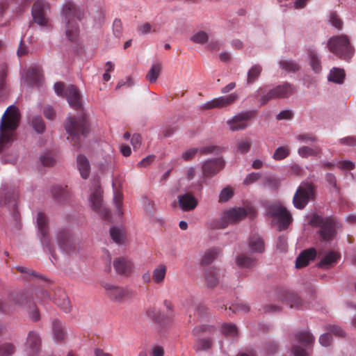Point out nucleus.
<instances>
[{
    "mask_svg": "<svg viewBox=\"0 0 356 356\" xmlns=\"http://www.w3.org/2000/svg\"><path fill=\"white\" fill-rule=\"evenodd\" d=\"M61 15L66 23L65 33L67 38L71 42H76L79 35L77 21L81 20L83 16L81 10L73 3L67 1L63 5Z\"/></svg>",
    "mask_w": 356,
    "mask_h": 356,
    "instance_id": "3",
    "label": "nucleus"
},
{
    "mask_svg": "<svg viewBox=\"0 0 356 356\" xmlns=\"http://www.w3.org/2000/svg\"><path fill=\"white\" fill-rule=\"evenodd\" d=\"M110 235L113 241L118 244H122L124 241V234L118 227H112L110 229Z\"/></svg>",
    "mask_w": 356,
    "mask_h": 356,
    "instance_id": "47",
    "label": "nucleus"
},
{
    "mask_svg": "<svg viewBox=\"0 0 356 356\" xmlns=\"http://www.w3.org/2000/svg\"><path fill=\"white\" fill-rule=\"evenodd\" d=\"M77 168L81 177L84 179L88 178L90 172V165L88 159L83 154H79L76 157Z\"/></svg>",
    "mask_w": 356,
    "mask_h": 356,
    "instance_id": "25",
    "label": "nucleus"
},
{
    "mask_svg": "<svg viewBox=\"0 0 356 356\" xmlns=\"http://www.w3.org/2000/svg\"><path fill=\"white\" fill-rule=\"evenodd\" d=\"M41 163L44 166H52L55 163V159L50 154H45L40 157Z\"/></svg>",
    "mask_w": 356,
    "mask_h": 356,
    "instance_id": "60",
    "label": "nucleus"
},
{
    "mask_svg": "<svg viewBox=\"0 0 356 356\" xmlns=\"http://www.w3.org/2000/svg\"><path fill=\"white\" fill-rule=\"evenodd\" d=\"M322 149L319 146L314 145L312 147L302 146L298 149V154L303 158L309 156H318Z\"/></svg>",
    "mask_w": 356,
    "mask_h": 356,
    "instance_id": "29",
    "label": "nucleus"
},
{
    "mask_svg": "<svg viewBox=\"0 0 356 356\" xmlns=\"http://www.w3.org/2000/svg\"><path fill=\"white\" fill-rule=\"evenodd\" d=\"M198 148H191L182 154V158L185 161H190L195 157V156L198 153Z\"/></svg>",
    "mask_w": 356,
    "mask_h": 356,
    "instance_id": "61",
    "label": "nucleus"
},
{
    "mask_svg": "<svg viewBox=\"0 0 356 356\" xmlns=\"http://www.w3.org/2000/svg\"><path fill=\"white\" fill-rule=\"evenodd\" d=\"M225 167V161L220 158H215L205 161L202 165L203 175L211 178L218 174Z\"/></svg>",
    "mask_w": 356,
    "mask_h": 356,
    "instance_id": "14",
    "label": "nucleus"
},
{
    "mask_svg": "<svg viewBox=\"0 0 356 356\" xmlns=\"http://www.w3.org/2000/svg\"><path fill=\"white\" fill-rule=\"evenodd\" d=\"M198 149V152L201 155H208L215 152L218 154L220 149V148L216 145H209Z\"/></svg>",
    "mask_w": 356,
    "mask_h": 356,
    "instance_id": "57",
    "label": "nucleus"
},
{
    "mask_svg": "<svg viewBox=\"0 0 356 356\" xmlns=\"http://www.w3.org/2000/svg\"><path fill=\"white\" fill-rule=\"evenodd\" d=\"M222 332L226 336L235 337L238 334V330L235 325L225 323L222 325Z\"/></svg>",
    "mask_w": 356,
    "mask_h": 356,
    "instance_id": "53",
    "label": "nucleus"
},
{
    "mask_svg": "<svg viewBox=\"0 0 356 356\" xmlns=\"http://www.w3.org/2000/svg\"><path fill=\"white\" fill-rule=\"evenodd\" d=\"M279 64L280 67L287 72H296L299 70V65L291 60H281Z\"/></svg>",
    "mask_w": 356,
    "mask_h": 356,
    "instance_id": "45",
    "label": "nucleus"
},
{
    "mask_svg": "<svg viewBox=\"0 0 356 356\" xmlns=\"http://www.w3.org/2000/svg\"><path fill=\"white\" fill-rule=\"evenodd\" d=\"M29 298L30 299V302H26V301L24 300V305H21L20 307H23L24 308L26 309L29 317L33 321H38L40 318V314L39 311L33 302L32 298L29 295Z\"/></svg>",
    "mask_w": 356,
    "mask_h": 356,
    "instance_id": "31",
    "label": "nucleus"
},
{
    "mask_svg": "<svg viewBox=\"0 0 356 356\" xmlns=\"http://www.w3.org/2000/svg\"><path fill=\"white\" fill-rule=\"evenodd\" d=\"M164 305L167 309L166 314H162L155 309H151L147 311V315L160 325L168 323L173 316L172 303L168 300H165Z\"/></svg>",
    "mask_w": 356,
    "mask_h": 356,
    "instance_id": "16",
    "label": "nucleus"
},
{
    "mask_svg": "<svg viewBox=\"0 0 356 356\" xmlns=\"http://www.w3.org/2000/svg\"><path fill=\"white\" fill-rule=\"evenodd\" d=\"M103 287L106 290V296L113 301L122 302L129 296L127 290L111 284H104Z\"/></svg>",
    "mask_w": 356,
    "mask_h": 356,
    "instance_id": "20",
    "label": "nucleus"
},
{
    "mask_svg": "<svg viewBox=\"0 0 356 356\" xmlns=\"http://www.w3.org/2000/svg\"><path fill=\"white\" fill-rule=\"evenodd\" d=\"M253 114L252 111H247L239 113L229 120L227 123L230 130L235 131L245 129L248 127V121L253 116Z\"/></svg>",
    "mask_w": 356,
    "mask_h": 356,
    "instance_id": "18",
    "label": "nucleus"
},
{
    "mask_svg": "<svg viewBox=\"0 0 356 356\" xmlns=\"http://www.w3.org/2000/svg\"><path fill=\"white\" fill-rule=\"evenodd\" d=\"M209 39V36L207 33L204 31H199L194 34L191 38V40L195 42L198 44H204L207 42Z\"/></svg>",
    "mask_w": 356,
    "mask_h": 356,
    "instance_id": "55",
    "label": "nucleus"
},
{
    "mask_svg": "<svg viewBox=\"0 0 356 356\" xmlns=\"http://www.w3.org/2000/svg\"><path fill=\"white\" fill-rule=\"evenodd\" d=\"M113 266L118 274L127 275L131 272L133 264L127 258L119 257L114 260Z\"/></svg>",
    "mask_w": 356,
    "mask_h": 356,
    "instance_id": "22",
    "label": "nucleus"
},
{
    "mask_svg": "<svg viewBox=\"0 0 356 356\" xmlns=\"http://www.w3.org/2000/svg\"><path fill=\"white\" fill-rule=\"evenodd\" d=\"M26 79L32 85H38L41 80L40 70L37 68H30L26 72Z\"/></svg>",
    "mask_w": 356,
    "mask_h": 356,
    "instance_id": "42",
    "label": "nucleus"
},
{
    "mask_svg": "<svg viewBox=\"0 0 356 356\" xmlns=\"http://www.w3.org/2000/svg\"><path fill=\"white\" fill-rule=\"evenodd\" d=\"M329 50L339 58L349 60L354 54V47L346 35L331 37L327 42Z\"/></svg>",
    "mask_w": 356,
    "mask_h": 356,
    "instance_id": "5",
    "label": "nucleus"
},
{
    "mask_svg": "<svg viewBox=\"0 0 356 356\" xmlns=\"http://www.w3.org/2000/svg\"><path fill=\"white\" fill-rule=\"evenodd\" d=\"M296 338L299 343L306 347L312 346L314 343V336L308 331H302L296 334Z\"/></svg>",
    "mask_w": 356,
    "mask_h": 356,
    "instance_id": "33",
    "label": "nucleus"
},
{
    "mask_svg": "<svg viewBox=\"0 0 356 356\" xmlns=\"http://www.w3.org/2000/svg\"><path fill=\"white\" fill-rule=\"evenodd\" d=\"M262 67L259 65H253L248 72L247 83H253L260 76Z\"/></svg>",
    "mask_w": 356,
    "mask_h": 356,
    "instance_id": "43",
    "label": "nucleus"
},
{
    "mask_svg": "<svg viewBox=\"0 0 356 356\" xmlns=\"http://www.w3.org/2000/svg\"><path fill=\"white\" fill-rule=\"evenodd\" d=\"M219 254V250L216 248L209 249L205 252L201 264L203 266H207L212 263V261L218 257Z\"/></svg>",
    "mask_w": 356,
    "mask_h": 356,
    "instance_id": "44",
    "label": "nucleus"
},
{
    "mask_svg": "<svg viewBox=\"0 0 356 356\" xmlns=\"http://www.w3.org/2000/svg\"><path fill=\"white\" fill-rule=\"evenodd\" d=\"M238 98V96L236 93H232L225 97L221 96L204 104L203 108L212 109L216 108H225L234 103Z\"/></svg>",
    "mask_w": 356,
    "mask_h": 356,
    "instance_id": "17",
    "label": "nucleus"
},
{
    "mask_svg": "<svg viewBox=\"0 0 356 356\" xmlns=\"http://www.w3.org/2000/svg\"><path fill=\"white\" fill-rule=\"evenodd\" d=\"M31 124L34 130L38 134L43 133L45 130L44 122L40 115H35L32 118Z\"/></svg>",
    "mask_w": 356,
    "mask_h": 356,
    "instance_id": "48",
    "label": "nucleus"
},
{
    "mask_svg": "<svg viewBox=\"0 0 356 356\" xmlns=\"http://www.w3.org/2000/svg\"><path fill=\"white\" fill-rule=\"evenodd\" d=\"M113 201L115 204L116 209L118 211L119 215H122L121 207L122 204V195L120 193L116 192L114 194Z\"/></svg>",
    "mask_w": 356,
    "mask_h": 356,
    "instance_id": "59",
    "label": "nucleus"
},
{
    "mask_svg": "<svg viewBox=\"0 0 356 356\" xmlns=\"http://www.w3.org/2000/svg\"><path fill=\"white\" fill-rule=\"evenodd\" d=\"M58 243L60 249L67 254L76 252L78 250L76 242L67 229H62L58 232Z\"/></svg>",
    "mask_w": 356,
    "mask_h": 356,
    "instance_id": "13",
    "label": "nucleus"
},
{
    "mask_svg": "<svg viewBox=\"0 0 356 356\" xmlns=\"http://www.w3.org/2000/svg\"><path fill=\"white\" fill-rule=\"evenodd\" d=\"M345 78V72L343 69L334 67L330 70L328 80L336 83H342Z\"/></svg>",
    "mask_w": 356,
    "mask_h": 356,
    "instance_id": "34",
    "label": "nucleus"
},
{
    "mask_svg": "<svg viewBox=\"0 0 356 356\" xmlns=\"http://www.w3.org/2000/svg\"><path fill=\"white\" fill-rule=\"evenodd\" d=\"M102 193L99 186L95 188L90 197L91 208L95 211L99 213L104 219L109 220L111 219V212L108 209L102 207Z\"/></svg>",
    "mask_w": 356,
    "mask_h": 356,
    "instance_id": "12",
    "label": "nucleus"
},
{
    "mask_svg": "<svg viewBox=\"0 0 356 356\" xmlns=\"http://www.w3.org/2000/svg\"><path fill=\"white\" fill-rule=\"evenodd\" d=\"M337 166L342 170H350L355 168V163L350 161H340Z\"/></svg>",
    "mask_w": 356,
    "mask_h": 356,
    "instance_id": "62",
    "label": "nucleus"
},
{
    "mask_svg": "<svg viewBox=\"0 0 356 356\" xmlns=\"http://www.w3.org/2000/svg\"><path fill=\"white\" fill-rule=\"evenodd\" d=\"M167 267L164 264H159L152 272V280L157 284H162L165 280Z\"/></svg>",
    "mask_w": 356,
    "mask_h": 356,
    "instance_id": "32",
    "label": "nucleus"
},
{
    "mask_svg": "<svg viewBox=\"0 0 356 356\" xmlns=\"http://www.w3.org/2000/svg\"><path fill=\"white\" fill-rule=\"evenodd\" d=\"M309 56V63L312 70L318 73L321 71V60L318 56L317 52L314 49H309L308 51Z\"/></svg>",
    "mask_w": 356,
    "mask_h": 356,
    "instance_id": "35",
    "label": "nucleus"
},
{
    "mask_svg": "<svg viewBox=\"0 0 356 356\" xmlns=\"http://www.w3.org/2000/svg\"><path fill=\"white\" fill-rule=\"evenodd\" d=\"M290 154L289 148L286 146L277 147L273 155V158L276 161H280L286 158Z\"/></svg>",
    "mask_w": 356,
    "mask_h": 356,
    "instance_id": "50",
    "label": "nucleus"
},
{
    "mask_svg": "<svg viewBox=\"0 0 356 356\" xmlns=\"http://www.w3.org/2000/svg\"><path fill=\"white\" fill-rule=\"evenodd\" d=\"M316 255V251L314 248H310L302 251L296 259V267L300 268L307 266L309 261L310 260L314 259Z\"/></svg>",
    "mask_w": 356,
    "mask_h": 356,
    "instance_id": "24",
    "label": "nucleus"
},
{
    "mask_svg": "<svg viewBox=\"0 0 356 356\" xmlns=\"http://www.w3.org/2000/svg\"><path fill=\"white\" fill-rule=\"evenodd\" d=\"M248 246L252 252L262 253L264 252V242L257 234H253L250 237Z\"/></svg>",
    "mask_w": 356,
    "mask_h": 356,
    "instance_id": "26",
    "label": "nucleus"
},
{
    "mask_svg": "<svg viewBox=\"0 0 356 356\" xmlns=\"http://www.w3.org/2000/svg\"><path fill=\"white\" fill-rule=\"evenodd\" d=\"M234 195L233 191L230 188H224L220 195H219V202H225L228 201Z\"/></svg>",
    "mask_w": 356,
    "mask_h": 356,
    "instance_id": "58",
    "label": "nucleus"
},
{
    "mask_svg": "<svg viewBox=\"0 0 356 356\" xmlns=\"http://www.w3.org/2000/svg\"><path fill=\"white\" fill-rule=\"evenodd\" d=\"M187 312L190 318L191 317L193 312L194 315H197L198 317H202L207 313V308L202 304H193L187 308Z\"/></svg>",
    "mask_w": 356,
    "mask_h": 356,
    "instance_id": "41",
    "label": "nucleus"
},
{
    "mask_svg": "<svg viewBox=\"0 0 356 356\" xmlns=\"http://www.w3.org/2000/svg\"><path fill=\"white\" fill-rule=\"evenodd\" d=\"M296 139L302 143L312 145L318 141V138L312 133L301 134L296 136Z\"/></svg>",
    "mask_w": 356,
    "mask_h": 356,
    "instance_id": "49",
    "label": "nucleus"
},
{
    "mask_svg": "<svg viewBox=\"0 0 356 356\" xmlns=\"http://www.w3.org/2000/svg\"><path fill=\"white\" fill-rule=\"evenodd\" d=\"M8 74L7 65L3 64L0 67V97H3L7 92L6 78Z\"/></svg>",
    "mask_w": 356,
    "mask_h": 356,
    "instance_id": "38",
    "label": "nucleus"
},
{
    "mask_svg": "<svg viewBox=\"0 0 356 356\" xmlns=\"http://www.w3.org/2000/svg\"><path fill=\"white\" fill-rule=\"evenodd\" d=\"M236 262L240 268H250L257 264V259L245 254H240L236 257Z\"/></svg>",
    "mask_w": 356,
    "mask_h": 356,
    "instance_id": "28",
    "label": "nucleus"
},
{
    "mask_svg": "<svg viewBox=\"0 0 356 356\" xmlns=\"http://www.w3.org/2000/svg\"><path fill=\"white\" fill-rule=\"evenodd\" d=\"M330 22L334 27L338 29H341L343 25L342 21L336 13H332L330 15Z\"/></svg>",
    "mask_w": 356,
    "mask_h": 356,
    "instance_id": "63",
    "label": "nucleus"
},
{
    "mask_svg": "<svg viewBox=\"0 0 356 356\" xmlns=\"http://www.w3.org/2000/svg\"><path fill=\"white\" fill-rule=\"evenodd\" d=\"M216 331V329L213 326L203 325L200 326L195 327L193 333V335L200 337L206 334H211Z\"/></svg>",
    "mask_w": 356,
    "mask_h": 356,
    "instance_id": "46",
    "label": "nucleus"
},
{
    "mask_svg": "<svg viewBox=\"0 0 356 356\" xmlns=\"http://www.w3.org/2000/svg\"><path fill=\"white\" fill-rule=\"evenodd\" d=\"M161 70V63H156L153 64L147 74L146 78L150 83H155L160 75Z\"/></svg>",
    "mask_w": 356,
    "mask_h": 356,
    "instance_id": "39",
    "label": "nucleus"
},
{
    "mask_svg": "<svg viewBox=\"0 0 356 356\" xmlns=\"http://www.w3.org/2000/svg\"><path fill=\"white\" fill-rule=\"evenodd\" d=\"M314 185L308 181L302 182L293 198L294 207L298 209H302L307 204L309 200L314 198Z\"/></svg>",
    "mask_w": 356,
    "mask_h": 356,
    "instance_id": "6",
    "label": "nucleus"
},
{
    "mask_svg": "<svg viewBox=\"0 0 356 356\" xmlns=\"http://www.w3.org/2000/svg\"><path fill=\"white\" fill-rule=\"evenodd\" d=\"M24 300L26 302L31 301L27 293H13L10 295L6 300L0 299V313L8 314L11 312L16 307L24 305Z\"/></svg>",
    "mask_w": 356,
    "mask_h": 356,
    "instance_id": "8",
    "label": "nucleus"
},
{
    "mask_svg": "<svg viewBox=\"0 0 356 356\" xmlns=\"http://www.w3.org/2000/svg\"><path fill=\"white\" fill-rule=\"evenodd\" d=\"M204 284L208 287H214L218 283L219 273L218 271L213 268H209L204 273Z\"/></svg>",
    "mask_w": 356,
    "mask_h": 356,
    "instance_id": "27",
    "label": "nucleus"
},
{
    "mask_svg": "<svg viewBox=\"0 0 356 356\" xmlns=\"http://www.w3.org/2000/svg\"><path fill=\"white\" fill-rule=\"evenodd\" d=\"M50 10V5L44 1H35L31 10L32 17L34 22L41 26H47L49 18L47 13Z\"/></svg>",
    "mask_w": 356,
    "mask_h": 356,
    "instance_id": "10",
    "label": "nucleus"
},
{
    "mask_svg": "<svg viewBox=\"0 0 356 356\" xmlns=\"http://www.w3.org/2000/svg\"><path fill=\"white\" fill-rule=\"evenodd\" d=\"M237 150L241 154L248 152L251 147V143L248 140H241L236 143Z\"/></svg>",
    "mask_w": 356,
    "mask_h": 356,
    "instance_id": "56",
    "label": "nucleus"
},
{
    "mask_svg": "<svg viewBox=\"0 0 356 356\" xmlns=\"http://www.w3.org/2000/svg\"><path fill=\"white\" fill-rule=\"evenodd\" d=\"M261 175L258 172H252L247 175L244 180V184L248 185L257 181L260 178Z\"/></svg>",
    "mask_w": 356,
    "mask_h": 356,
    "instance_id": "64",
    "label": "nucleus"
},
{
    "mask_svg": "<svg viewBox=\"0 0 356 356\" xmlns=\"http://www.w3.org/2000/svg\"><path fill=\"white\" fill-rule=\"evenodd\" d=\"M283 302L290 305V307L299 309L302 306V300L298 296L291 293H286Z\"/></svg>",
    "mask_w": 356,
    "mask_h": 356,
    "instance_id": "36",
    "label": "nucleus"
},
{
    "mask_svg": "<svg viewBox=\"0 0 356 356\" xmlns=\"http://www.w3.org/2000/svg\"><path fill=\"white\" fill-rule=\"evenodd\" d=\"M15 351V347L11 343H5L0 345V356H10Z\"/></svg>",
    "mask_w": 356,
    "mask_h": 356,
    "instance_id": "51",
    "label": "nucleus"
},
{
    "mask_svg": "<svg viewBox=\"0 0 356 356\" xmlns=\"http://www.w3.org/2000/svg\"><path fill=\"white\" fill-rule=\"evenodd\" d=\"M41 346V339L39 334L35 331H30L28 334L25 343V352L28 356L37 354Z\"/></svg>",
    "mask_w": 356,
    "mask_h": 356,
    "instance_id": "19",
    "label": "nucleus"
},
{
    "mask_svg": "<svg viewBox=\"0 0 356 356\" xmlns=\"http://www.w3.org/2000/svg\"><path fill=\"white\" fill-rule=\"evenodd\" d=\"M229 310H232L233 313L237 314V313H242L245 314L248 313L250 310L249 307L243 304V302H237L233 305H232L229 307Z\"/></svg>",
    "mask_w": 356,
    "mask_h": 356,
    "instance_id": "52",
    "label": "nucleus"
},
{
    "mask_svg": "<svg viewBox=\"0 0 356 356\" xmlns=\"http://www.w3.org/2000/svg\"><path fill=\"white\" fill-rule=\"evenodd\" d=\"M20 114L15 106H10L3 113L0 124V152L13 141V133L18 127Z\"/></svg>",
    "mask_w": 356,
    "mask_h": 356,
    "instance_id": "2",
    "label": "nucleus"
},
{
    "mask_svg": "<svg viewBox=\"0 0 356 356\" xmlns=\"http://www.w3.org/2000/svg\"><path fill=\"white\" fill-rule=\"evenodd\" d=\"M65 96L71 107L81 111L78 116L70 117L65 124V130L69 134L67 139L79 149L81 136H86L89 132V124L83 111L81 95L76 87L74 85L68 86L65 89Z\"/></svg>",
    "mask_w": 356,
    "mask_h": 356,
    "instance_id": "1",
    "label": "nucleus"
},
{
    "mask_svg": "<svg viewBox=\"0 0 356 356\" xmlns=\"http://www.w3.org/2000/svg\"><path fill=\"white\" fill-rule=\"evenodd\" d=\"M310 224L314 227H321L318 233L323 240L330 241L334 238L336 230L335 222L332 219L323 218L315 214L311 218Z\"/></svg>",
    "mask_w": 356,
    "mask_h": 356,
    "instance_id": "7",
    "label": "nucleus"
},
{
    "mask_svg": "<svg viewBox=\"0 0 356 356\" xmlns=\"http://www.w3.org/2000/svg\"><path fill=\"white\" fill-rule=\"evenodd\" d=\"M53 333L54 339L61 341L65 339V332L61 323L57 320L53 321Z\"/></svg>",
    "mask_w": 356,
    "mask_h": 356,
    "instance_id": "40",
    "label": "nucleus"
},
{
    "mask_svg": "<svg viewBox=\"0 0 356 356\" xmlns=\"http://www.w3.org/2000/svg\"><path fill=\"white\" fill-rule=\"evenodd\" d=\"M54 302L65 312L67 313L71 310L70 302L66 293L59 289L55 292V298Z\"/></svg>",
    "mask_w": 356,
    "mask_h": 356,
    "instance_id": "23",
    "label": "nucleus"
},
{
    "mask_svg": "<svg viewBox=\"0 0 356 356\" xmlns=\"http://www.w3.org/2000/svg\"><path fill=\"white\" fill-rule=\"evenodd\" d=\"M339 257L337 252L330 251L321 259L318 263V266L322 268H329L333 264L337 262Z\"/></svg>",
    "mask_w": 356,
    "mask_h": 356,
    "instance_id": "30",
    "label": "nucleus"
},
{
    "mask_svg": "<svg viewBox=\"0 0 356 356\" xmlns=\"http://www.w3.org/2000/svg\"><path fill=\"white\" fill-rule=\"evenodd\" d=\"M179 207L184 211H190L195 209L198 204L195 197L191 193H186L178 196Z\"/></svg>",
    "mask_w": 356,
    "mask_h": 356,
    "instance_id": "21",
    "label": "nucleus"
},
{
    "mask_svg": "<svg viewBox=\"0 0 356 356\" xmlns=\"http://www.w3.org/2000/svg\"><path fill=\"white\" fill-rule=\"evenodd\" d=\"M51 193L55 198L61 200V199L64 198L65 196H67V187L63 188L59 186H54L51 188Z\"/></svg>",
    "mask_w": 356,
    "mask_h": 356,
    "instance_id": "54",
    "label": "nucleus"
},
{
    "mask_svg": "<svg viewBox=\"0 0 356 356\" xmlns=\"http://www.w3.org/2000/svg\"><path fill=\"white\" fill-rule=\"evenodd\" d=\"M248 215L247 211L244 208L238 207L227 210L224 212L219 225H216L217 228L223 229L227 227L229 224L236 223Z\"/></svg>",
    "mask_w": 356,
    "mask_h": 356,
    "instance_id": "11",
    "label": "nucleus"
},
{
    "mask_svg": "<svg viewBox=\"0 0 356 356\" xmlns=\"http://www.w3.org/2000/svg\"><path fill=\"white\" fill-rule=\"evenodd\" d=\"M213 343V338L204 337L197 340L195 348L197 350H209L211 348Z\"/></svg>",
    "mask_w": 356,
    "mask_h": 356,
    "instance_id": "37",
    "label": "nucleus"
},
{
    "mask_svg": "<svg viewBox=\"0 0 356 356\" xmlns=\"http://www.w3.org/2000/svg\"><path fill=\"white\" fill-rule=\"evenodd\" d=\"M294 92V86L288 82H284L273 88L269 86L260 87L255 92V96L259 98V102L261 105H265L271 99L288 98Z\"/></svg>",
    "mask_w": 356,
    "mask_h": 356,
    "instance_id": "4",
    "label": "nucleus"
},
{
    "mask_svg": "<svg viewBox=\"0 0 356 356\" xmlns=\"http://www.w3.org/2000/svg\"><path fill=\"white\" fill-rule=\"evenodd\" d=\"M268 213L271 217L277 220L280 231L286 229L292 221L291 213L282 205L270 206L268 209Z\"/></svg>",
    "mask_w": 356,
    "mask_h": 356,
    "instance_id": "9",
    "label": "nucleus"
},
{
    "mask_svg": "<svg viewBox=\"0 0 356 356\" xmlns=\"http://www.w3.org/2000/svg\"><path fill=\"white\" fill-rule=\"evenodd\" d=\"M37 227L38 233L40 235V240L42 243L45 245L54 257V254L51 252L50 242L48 238V218L44 213L39 212L37 216Z\"/></svg>",
    "mask_w": 356,
    "mask_h": 356,
    "instance_id": "15",
    "label": "nucleus"
}]
</instances>
